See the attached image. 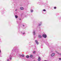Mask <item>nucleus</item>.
I'll use <instances>...</instances> for the list:
<instances>
[{
  "instance_id": "nucleus-1",
  "label": "nucleus",
  "mask_w": 61,
  "mask_h": 61,
  "mask_svg": "<svg viewBox=\"0 0 61 61\" xmlns=\"http://www.w3.org/2000/svg\"><path fill=\"white\" fill-rule=\"evenodd\" d=\"M42 36H43V37L44 38H46V34H44L43 35H42Z\"/></svg>"
},
{
  "instance_id": "nucleus-2",
  "label": "nucleus",
  "mask_w": 61,
  "mask_h": 61,
  "mask_svg": "<svg viewBox=\"0 0 61 61\" xmlns=\"http://www.w3.org/2000/svg\"><path fill=\"white\" fill-rule=\"evenodd\" d=\"M35 41L37 45H39V42H38L37 40H35Z\"/></svg>"
},
{
  "instance_id": "nucleus-3",
  "label": "nucleus",
  "mask_w": 61,
  "mask_h": 61,
  "mask_svg": "<svg viewBox=\"0 0 61 61\" xmlns=\"http://www.w3.org/2000/svg\"><path fill=\"white\" fill-rule=\"evenodd\" d=\"M9 58H10V60H11L12 59V55H10L9 57Z\"/></svg>"
},
{
  "instance_id": "nucleus-4",
  "label": "nucleus",
  "mask_w": 61,
  "mask_h": 61,
  "mask_svg": "<svg viewBox=\"0 0 61 61\" xmlns=\"http://www.w3.org/2000/svg\"><path fill=\"white\" fill-rule=\"evenodd\" d=\"M41 59V58H40V57H38V61H40Z\"/></svg>"
},
{
  "instance_id": "nucleus-5",
  "label": "nucleus",
  "mask_w": 61,
  "mask_h": 61,
  "mask_svg": "<svg viewBox=\"0 0 61 61\" xmlns=\"http://www.w3.org/2000/svg\"><path fill=\"white\" fill-rule=\"evenodd\" d=\"M55 55V53H52L51 55V56H54Z\"/></svg>"
},
{
  "instance_id": "nucleus-6",
  "label": "nucleus",
  "mask_w": 61,
  "mask_h": 61,
  "mask_svg": "<svg viewBox=\"0 0 61 61\" xmlns=\"http://www.w3.org/2000/svg\"><path fill=\"white\" fill-rule=\"evenodd\" d=\"M38 37L40 38H42V36H41L40 35H39Z\"/></svg>"
},
{
  "instance_id": "nucleus-7",
  "label": "nucleus",
  "mask_w": 61,
  "mask_h": 61,
  "mask_svg": "<svg viewBox=\"0 0 61 61\" xmlns=\"http://www.w3.org/2000/svg\"><path fill=\"white\" fill-rule=\"evenodd\" d=\"M33 34L34 35H36V32L34 31H33Z\"/></svg>"
},
{
  "instance_id": "nucleus-8",
  "label": "nucleus",
  "mask_w": 61,
  "mask_h": 61,
  "mask_svg": "<svg viewBox=\"0 0 61 61\" xmlns=\"http://www.w3.org/2000/svg\"><path fill=\"white\" fill-rule=\"evenodd\" d=\"M20 9L21 10H23L24 8L23 7H21L20 8Z\"/></svg>"
},
{
  "instance_id": "nucleus-9",
  "label": "nucleus",
  "mask_w": 61,
  "mask_h": 61,
  "mask_svg": "<svg viewBox=\"0 0 61 61\" xmlns=\"http://www.w3.org/2000/svg\"><path fill=\"white\" fill-rule=\"evenodd\" d=\"M15 18H18V16H17L16 15H15Z\"/></svg>"
},
{
  "instance_id": "nucleus-10",
  "label": "nucleus",
  "mask_w": 61,
  "mask_h": 61,
  "mask_svg": "<svg viewBox=\"0 0 61 61\" xmlns=\"http://www.w3.org/2000/svg\"><path fill=\"white\" fill-rule=\"evenodd\" d=\"M29 56L28 55H27L26 56V58H29Z\"/></svg>"
},
{
  "instance_id": "nucleus-11",
  "label": "nucleus",
  "mask_w": 61,
  "mask_h": 61,
  "mask_svg": "<svg viewBox=\"0 0 61 61\" xmlns=\"http://www.w3.org/2000/svg\"><path fill=\"white\" fill-rule=\"evenodd\" d=\"M21 56H22V57H24V56H25V55H21Z\"/></svg>"
},
{
  "instance_id": "nucleus-12",
  "label": "nucleus",
  "mask_w": 61,
  "mask_h": 61,
  "mask_svg": "<svg viewBox=\"0 0 61 61\" xmlns=\"http://www.w3.org/2000/svg\"><path fill=\"white\" fill-rule=\"evenodd\" d=\"M33 57V55H31L30 56V57H31V58H32Z\"/></svg>"
},
{
  "instance_id": "nucleus-13",
  "label": "nucleus",
  "mask_w": 61,
  "mask_h": 61,
  "mask_svg": "<svg viewBox=\"0 0 61 61\" xmlns=\"http://www.w3.org/2000/svg\"><path fill=\"white\" fill-rule=\"evenodd\" d=\"M33 12V10H31V12L32 13V12Z\"/></svg>"
},
{
  "instance_id": "nucleus-14",
  "label": "nucleus",
  "mask_w": 61,
  "mask_h": 61,
  "mask_svg": "<svg viewBox=\"0 0 61 61\" xmlns=\"http://www.w3.org/2000/svg\"><path fill=\"white\" fill-rule=\"evenodd\" d=\"M42 23V22H41V24H39V25H41V24Z\"/></svg>"
},
{
  "instance_id": "nucleus-15",
  "label": "nucleus",
  "mask_w": 61,
  "mask_h": 61,
  "mask_svg": "<svg viewBox=\"0 0 61 61\" xmlns=\"http://www.w3.org/2000/svg\"><path fill=\"white\" fill-rule=\"evenodd\" d=\"M33 53H34V54H35V53H36V51H33Z\"/></svg>"
},
{
  "instance_id": "nucleus-16",
  "label": "nucleus",
  "mask_w": 61,
  "mask_h": 61,
  "mask_svg": "<svg viewBox=\"0 0 61 61\" xmlns=\"http://www.w3.org/2000/svg\"><path fill=\"white\" fill-rule=\"evenodd\" d=\"M43 11H46V10L45 9L43 10Z\"/></svg>"
},
{
  "instance_id": "nucleus-17",
  "label": "nucleus",
  "mask_w": 61,
  "mask_h": 61,
  "mask_svg": "<svg viewBox=\"0 0 61 61\" xmlns=\"http://www.w3.org/2000/svg\"><path fill=\"white\" fill-rule=\"evenodd\" d=\"M56 7H54V9H56Z\"/></svg>"
},
{
  "instance_id": "nucleus-18",
  "label": "nucleus",
  "mask_w": 61,
  "mask_h": 61,
  "mask_svg": "<svg viewBox=\"0 0 61 61\" xmlns=\"http://www.w3.org/2000/svg\"><path fill=\"white\" fill-rule=\"evenodd\" d=\"M23 35H24V34H25V33L24 32L23 33Z\"/></svg>"
},
{
  "instance_id": "nucleus-19",
  "label": "nucleus",
  "mask_w": 61,
  "mask_h": 61,
  "mask_svg": "<svg viewBox=\"0 0 61 61\" xmlns=\"http://www.w3.org/2000/svg\"><path fill=\"white\" fill-rule=\"evenodd\" d=\"M17 9H16L15 10V11H17Z\"/></svg>"
},
{
  "instance_id": "nucleus-20",
  "label": "nucleus",
  "mask_w": 61,
  "mask_h": 61,
  "mask_svg": "<svg viewBox=\"0 0 61 61\" xmlns=\"http://www.w3.org/2000/svg\"><path fill=\"white\" fill-rule=\"evenodd\" d=\"M7 61H9V59H8L7 60Z\"/></svg>"
},
{
  "instance_id": "nucleus-21",
  "label": "nucleus",
  "mask_w": 61,
  "mask_h": 61,
  "mask_svg": "<svg viewBox=\"0 0 61 61\" xmlns=\"http://www.w3.org/2000/svg\"><path fill=\"white\" fill-rule=\"evenodd\" d=\"M20 56H22V55H20Z\"/></svg>"
},
{
  "instance_id": "nucleus-22",
  "label": "nucleus",
  "mask_w": 61,
  "mask_h": 61,
  "mask_svg": "<svg viewBox=\"0 0 61 61\" xmlns=\"http://www.w3.org/2000/svg\"><path fill=\"white\" fill-rule=\"evenodd\" d=\"M59 60H61V58H59Z\"/></svg>"
},
{
  "instance_id": "nucleus-23",
  "label": "nucleus",
  "mask_w": 61,
  "mask_h": 61,
  "mask_svg": "<svg viewBox=\"0 0 61 61\" xmlns=\"http://www.w3.org/2000/svg\"><path fill=\"white\" fill-rule=\"evenodd\" d=\"M23 27L24 26V25H23Z\"/></svg>"
},
{
  "instance_id": "nucleus-24",
  "label": "nucleus",
  "mask_w": 61,
  "mask_h": 61,
  "mask_svg": "<svg viewBox=\"0 0 61 61\" xmlns=\"http://www.w3.org/2000/svg\"><path fill=\"white\" fill-rule=\"evenodd\" d=\"M20 20H21V19H20Z\"/></svg>"
},
{
  "instance_id": "nucleus-25",
  "label": "nucleus",
  "mask_w": 61,
  "mask_h": 61,
  "mask_svg": "<svg viewBox=\"0 0 61 61\" xmlns=\"http://www.w3.org/2000/svg\"><path fill=\"white\" fill-rule=\"evenodd\" d=\"M0 53H1V50H0Z\"/></svg>"
},
{
  "instance_id": "nucleus-26",
  "label": "nucleus",
  "mask_w": 61,
  "mask_h": 61,
  "mask_svg": "<svg viewBox=\"0 0 61 61\" xmlns=\"http://www.w3.org/2000/svg\"><path fill=\"white\" fill-rule=\"evenodd\" d=\"M57 53H58V54H59V53H58L57 52Z\"/></svg>"
}]
</instances>
